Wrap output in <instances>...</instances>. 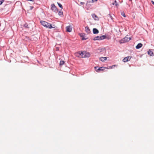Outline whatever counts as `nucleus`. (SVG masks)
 Segmentation results:
<instances>
[{"label": "nucleus", "mask_w": 154, "mask_h": 154, "mask_svg": "<svg viewBox=\"0 0 154 154\" xmlns=\"http://www.w3.org/2000/svg\"><path fill=\"white\" fill-rule=\"evenodd\" d=\"M40 23L42 26L48 29H52L53 28L51 24L45 21L41 20L40 21Z\"/></svg>", "instance_id": "1"}, {"label": "nucleus", "mask_w": 154, "mask_h": 154, "mask_svg": "<svg viewBox=\"0 0 154 154\" xmlns=\"http://www.w3.org/2000/svg\"><path fill=\"white\" fill-rule=\"evenodd\" d=\"M131 39V38L126 36L124 38L122 39L119 41V42L120 43H123L125 42H129Z\"/></svg>", "instance_id": "2"}, {"label": "nucleus", "mask_w": 154, "mask_h": 154, "mask_svg": "<svg viewBox=\"0 0 154 154\" xmlns=\"http://www.w3.org/2000/svg\"><path fill=\"white\" fill-rule=\"evenodd\" d=\"M80 55L82 57H89L91 55V54L90 53L86 51L81 52V53H80Z\"/></svg>", "instance_id": "3"}, {"label": "nucleus", "mask_w": 154, "mask_h": 154, "mask_svg": "<svg viewBox=\"0 0 154 154\" xmlns=\"http://www.w3.org/2000/svg\"><path fill=\"white\" fill-rule=\"evenodd\" d=\"M51 9L53 11L55 12H57L58 11L57 8L54 4L51 5Z\"/></svg>", "instance_id": "4"}, {"label": "nucleus", "mask_w": 154, "mask_h": 154, "mask_svg": "<svg viewBox=\"0 0 154 154\" xmlns=\"http://www.w3.org/2000/svg\"><path fill=\"white\" fill-rule=\"evenodd\" d=\"M72 29V27L71 25H69L66 27V30L68 32H70L71 31Z\"/></svg>", "instance_id": "5"}, {"label": "nucleus", "mask_w": 154, "mask_h": 154, "mask_svg": "<svg viewBox=\"0 0 154 154\" xmlns=\"http://www.w3.org/2000/svg\"><path fill=\"white\" fill-rule=\"evenodd\" d=\"M131 58V57L128 56L125 57L122 60L124 62H126L129 61Z\"/></svg>", "instance_id": "6"}, {"label": "nucleus", "mask_w": 154, "mask_h": 154, "mask_svg": "<svg viewBox=\"0 0 154 154\" xmlns=\"http://www.w3.org/2000/svg\"><path fill=\"white\" fill-rule=\"evenodd\" d=\"M92 16L94 20H98V17L95 14H93L92 15Z\"/></svg>", "instance_id": "7"}, {"label": "nucleus", "mask_w": 154, "mask_h": 154, "mask_svg": "<svg viewBox=\"0 0 154 154\" xmlns=\"http://www.w3.org/2000/svg\"><path fill=\"white\" fill-rule=\"evenodd\" d=\"M85 31L88 34H89L91 32L90 29L87 26L85 27Z\"/></svg>", "instance_id": "8"}, {"label": "nucleus", "mask_w": 154, "mask_h": 154, "mask_svg": "<svg viewBox=\"0 0 154 154\" xmlns=\"http://www.w3.org/2000/svg\"><path fill=\"white\" fill-rule=\"evenodd\" d=\"M143 45V44L141 43H138L136 46V48L137 49H138L141 48Z\"/></svg>", "instance_id": "9"}, {"label": "nucleus", "mask_w": 154, "mask_h": 154, "mask_svg": "<svg viewBox=\"0 0 154 154\" xmlns=\"http://www.w3.org/2000/svg\"><path fill=\"white\" fill-rule=\"evenodd\" d=\"M93 32L94 34H97L99 33L98 30L96 28H94L93 29Z\"/></svg>", "instance_id": "10"}, {"label": "nucleus", "mask_w": 154, "mask_h": 154, "mask_svg": "<svg viewBox=\"0 0 154 154\" xmlns=\"http://www.w3.org/2000/svg\"><path fill=\"white\" fill-rule=\"evenodd\" d=\"M148 54L150 56H153L154 54L153 52L151 51V50H149L148 52Z\"/></svg>", "instance_id": "11"}, {"label": "nucleus", "mask_w": 154, "mask_h": 154, "mask_svg": "<svg viewBox=\"0 0 154 154\" xmlns=\"http://www.w3.org/2000/svg\"><path fill=\"white\" fill-rule=\"evenodd\" d=\"M107 57H101L100 58V60L102 62H103L107 59Z\"/></svg>", "instance_id": "12"}, {"label": "nucleus", "mask_w": 154, "mask_h": 154, "mask_svg": "<svg viewBox=\"0 0 154 154\" xmlns=\"http://www.w3.org/2000/svg\"><path fill=\"white\" fill-rule=\"evenodd\" d=\"M106 36L105 35H103L99 36L100 40H102L105 39Z\"/></svg>", "instance_id": "13"}, {"label": "nucleus", "mask_w": 154, "mask_h": 154, "mask_svg": "<svg viewBox=\"0 0 154 154\" xmlns=\"http://www.w3.org/2000/svg\"><path fill=\"white\" fill-rule=\"evenodd\" d=\"M93 40L94 41L96 40H100V38H99V36H97L95 37L94 38H93Z\"/></svg>", "instance_id": "14"}, {"label": "nucleus", "mask_w": 154, "mask_h": 154, "mask_svg": "<svg viewBox=\"0 0 154 154\" xmlns=\"http://www.w3.org/2000/svg\"><path fill=\"white\" fill-rule=\"evenodd\" d=\"M65 62L63 60H60V66L64 64Z\"/></svg>", "instance_id": "15"}, {"label": "nucleus", "mask_w": 154, "mask_h": 154, "mask_svg": "<svg viewBox=\"0 0 154 154\" xmlns=\"http://www.w3.org/2000/svg\"><path fill=\"white\" fill-rule=\"evenodd\" d=\"M104 67H99V68L98 69V70H99V71H103L104 69Z\"/></svg>", "instance_id": "16"}, {"label": "nucleus", "mask_w": 154, "mask_h": 154, "mask_svg": "<svg viewBox=\"0 0 154 154\" xmlns=\"http://www.w3.org/2000/svg\"><path fill=\"white\" fill-rule=\"evenodd\" d=\"M112 4L113 5H115L116 7H118L119 6L117 2L115 0L114 3H113Z\"/></svg>", "instance_id": "17"}, {"label": "nucleus", "mask_w": 154, "mask_h": 154, "mask_svg": "<svg viewBox=\"0 0 154 154\" xmlns=\"http://www.w3.org/2000/svg\"><path fill=\"white\" fill-rule=\"evenodd\" d=\"M58 15L60 16H62L63 15V12L62 11H59L58 12Z\"/></svg>", "instance_id": "18"}, {"label": "nucleus", "mask_w": 154, "mask_h": 154, "mask_svg": "<svg viewBox=\"0 0 154 154\" xmlns=\"http://www.w3.org/2000/svg\"><path fill=\"white\" fill-rule=\"evenodd\" d=\"M24 26L25 28H29V27L28 26V24L27 23H25L24 25Z\"/></svg>", "instance_id": "19"}, {"label": "nucleus", "mask_w": 154, "mask_h": 154, "mask_svg": "<svg viewBox=\"0 0 154 154\" xmlns=\"http://www.w3.org/2000/svg\"><path fill=\"white\" fill-rule=\"evenodd\" d=\"M57 4H58V5L59 6L60 8H61V9H62L63 8V6H62V5L61 4H60V3H57Z\"/></svg>", "instance_id": "20"}, {"label": "nucleus", "mask_w": 154, "mask_h": 154, "mask_svg": "<svg viewBox=\"0 0 154 154\" xmlns=\"http://www.w3.org/2000/svg\"><path fill=\"white\" fill-rule=\"evenodd\" d=\"M94 68H95V70H96V71H97V72H99V70H98V68H99V67H97V66L95 67Z\"/></svg>", "instance_id": "21"}, {"label": "nucleus", "mask_w": 154, "mask_h": 154, "mask_svg": "<svg viewBox=\"0 0 154 154\" xmlns=\"http://www.w3.org/2000/svg\"><path fill=\"white\" fill-rule=\"evenodd\" d=\"M121 14L122 16L124 17H126L125 15V14L124 13V12H121Z\"/></svg>", "instance_id": "22"}, {"label": "nucleus", "mask_w": 154, "mask_h": 154, "mask_svg": "<svg viewBox=\"0 0 154 154\" xmlns=\"http://www.w3.org/2000/svg\"><path fill=\"white\" fill-rule=\"evenodd\" d=\"M4 2V0H0V5Z\"/></svg>", "instance_id": "23"}, {"label": "nucleus", "mask_w": 154, "mask_h": 154, "mask_svg": "<svg viewBox=\"0 0 154 154\" xmlns=\"http://www.w3.org/2000/svg\"><path fill=\"white\" fill-rule=\"evenodd\" d=\"M116 65H113L109 67V68L110 69H112L114 67H115Z\"/></svg>", "instance_id": "24"}, {"label": "nucleus", "mask_w": 154, "mask_h": 154, "mask_svg": "<svg viewBox=\"0 0 154 154\" xmlns=\"http://www.w3.org/2000/svg\"><path fill=\"white\" fill-rule=\"evenodd\" d=\"M33 8H34V7L33 6H30V10H32Z\"/></svg>", "instance_id": "25"}, {"label": "nucleus", "mask_w": 154, "mask_h": 154, "mask_svg": "<svg viewBox=\"0 0 154 154\" xmlns=\"http://www.w3.org/2000/svg\"><path fill=\"white\" fill-rule=\"evenodd\" d=\"M109 15L110 16V18L112 19V20H113V18L112 16L110 14H109Z\"/></svg>", "instance_id": "26"}, {"label": "nucleus", "mask_w": 154, "mask_h": 154, "mask_svg": "<svg viewBox=\"0 0 154 154\" xmlns=\"http://www.w3.org/2000/svg\"><path fill=\"white\" fill-rule=\"evenodd\" d=\"M93 2H96L97 1V0H92Z\"/></svg>", "instance_id": "27"}, {"label": "nucleus", "mask_w": 154, "mask_h": 154, "mask_svg": "<svg viewBox=\"0 0 154 154\" xmlns=\"http://www.w3.org/2000/svg\"><path fill=\"white\" fill-rule=\"evenodd\" d=\"M82 40H85L86 39V38H84L83 37H82Z\"/></svg>", "instance_id": "28"}, {"label": "nucleus", "mask_w": 154, "mask_h": 154, "mask_svg": "<svg viewBox=\"0 0 154 154\" xmlns=\"http://www.w3.org/2000/svg\"><path fill=\"white\" fill-rule=\"evenodd\" d=\"M28 1H32V2H34V0H27Z\"/></svg>", "instance_id": "29"}, {"label": "nucleus", "mask_w": 154, "mask_h": 154, "mask_svg": "<svg viewBox=\"0 0 154 154\" xmlns=\"http://www.w3.org/2000/svg\"><path fill=\"white\" fill-rule=\"evenodd\" d=\"M81 4L82 5H83L84 4V3L83 2H81Z\"/></svg>", "instance_id": "30"}, {"label": "nucleus", "mask_w": 154, "mask_h": 154, "mask_svg": "<svg viewBox=\"0 0 154 154\" xmlns=\"http://www.w3.org/2000/svg\"><path fill=\"white\" fill-rule=\"evenodd\" d=\"M130 1H131V0H129Z\"/></svg>", "instance_id": "31"}]
</instances>
